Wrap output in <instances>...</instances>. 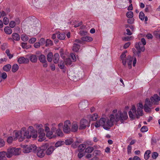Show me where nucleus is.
Here are the masks:
<instances>
[{
	"label": "nucleus",
	"instance_id": "obj_1",
	"mask_svg": "<svg viewBox=\"0 0 160 160\" xmlns=\"http://www.w3.org/2000/svg\"><path fill=\"white\" fill-rule=\"evenodd\" d=\"M138 107L137 110H136V108L135 106L134 105H132V107L131 110V120H133L135 119L136 118L138 119L140 116H142L143 115V105L142 103L139 102L138 105Z\"/></svg>",
	"mask_w": 160,
	"mask_h": 160
},
{
	"label": "nucleus",
	"instance_id": "obj_2",
	"mask_svg": "<svg viewBox=\"0 0 160 160\" xmlns=\"http://www.w3.org/2000/svg\"><path fill=\"white\" fill-rule=\"evenodd\" d=\"M95 126L96 128H99L100 126H102L106 130L110 129L109 126L107 124V119L104 118H101L99 121H97Z\"/></svg>",
	"mask_w": 160,
	"mask_h": 160
},
{
	"label": "nucleus",
	"instance_id": "obj_3",
	"mask_svg": "<svg viewBox=\"0 0 160 160\" xmlns=\"http://www.w3.org/2000/svg\"><path fill=\"white\" fill-rule=\"evenodd\" d=\"M116 122H118L119 120H120L121 122H122L126 120L128 118V115L127 112L124 111L123 112H122L121 111H119L118 114H116Z\"/></svg>",
	"mask_w": 160,
	"mask_h": 160
},
{
	"label": "nucleus",
	"instance_id": "obj_4",
	"mask_svg": "<svg viewBox=\"0 0 160 160\" xmlns=\"http://www.w3.org/2000/svg\"><path fill=\"white\" fill-rule=\"evenodd\" d=\"M37 146L34 144L24 145L23 149V152L24 153H27L32 152L35 153L37 152Z\"/></svg>",
	"mask_w": 160,
	"mask_h": 160
},
{
	"label": "nucleus",
	"instance_id": "obj_5",
	"mask_svg": "<svg viewBox=\"0 0 160 160\" xmlns=\"http://www.w3.org/2000/svg\"><path fill=\"white\" fill-rule=\"evenodd\" d=\"M74 42L72 47V50L74 52H77L80 49L79 44H83V42L79 39H76Z\"/></svg>",
	"mask_w": 160,
	"mask_h": 160
},
{
	"label": "nucleus",
	"instance_id": "obj_6",
	"mask_svg": "<svg viewBox=\"0 0 160 160\" xmlns=\"http://www.w3.org/2000/svg\"><path fill=\"white\" fill-rule=\"evenodd\" d=\"M90 122H88V121L84 119H82L80 122V126L79 129L81 130L85 129L86 127H89L90 126Z\"/></svg>",
	"mask_w": 160,
	"mask_h": 160
},
{
	"label": "nucleus",
	"instance_id": "obj_7",
	"mask_svg": "<svg viewBox=\"0 0 160 160\" xmlns=\"http://www.w3.org/2000/svg\"><path fill=\"white\" fill-rule=\"evenodd\" d=\"M126 55L125 54V53H122L120 56V58L122 61V63L123 65H125L126 64V62H127L128 64V68H130V56H128L127 61L126 58Z\"/></svg>",
	"mask_w": 160,
	"mask_h": 160
},
{
	"label": "nucleus",
	"instance_id": "obj_8",
	"mask_svg": "<svg viewBox=\"0 0 160 160\" xmlns=\"http://www.w3.org/2000/svg\"><path fill=\"white\" fill-rule=\"evenodd\" d=\"M71 126V123L69 120H66L64 123V126L63 127V131L64 132L66 133H69L71 129L70 127Z\"/></svg>",
	"mask_w": 160,
	"mask_h": 160
},
{
	"label": "nucleus",
	"instance_id": "obj_9",
	"mask_svg": "<svg viewBox=\"0 0 160 160\" xmlns=\"http://www.w3.org/2000/svg\"><path fill=\"white\" fill-rule=\"evenodd\" d=\"M38 140L39 142H42L44 140L45 138V134L44 132V129L42 128H40L38 130Z\"/></svg>",
	"mask_w": 160,
	"mask_h": 160
},
{
	"label": "nucleus",
	"instance_id": "obj_10",
	"mask_svg": "<svg viewBox=\"0 0 160 160\" xmlns=\"http://www.w3.org/2000/svg\"><path fill=\"white\" fill-rule=\"evenodd\" d=\"M110 120L108 119H107V124L109 126V128L112 127L113 125V122L114 121L116 122V114L115 115L114 114H111L109 116Z\"/></svg>",
	"mask_w": 160,
	"mask_h": 160
},
{
	"label": "nucleus",
	"instance_id": "obj_11",
	"mask_svg": "<svg viewBox=\"0 0 160 160\" xmlns=\"http://www.w3.org/2000/svg\"><path fill=\"white\" fill-rule=\"evenodd\" d=\"M14 132L15 137L14 138L15 140L18 139L20 142H22L23 141V132L22 131H15Z\"/></svg>",
	"mask_w": 160,
	"mask_h": 160
},
{
	"label": "nucleus",
	"instance_id": "obj_12",
	"mask_svg": "<svg viewBox=\"0 0 160 160\" xmlns=\"http://www.w3.org/2000/svg\"><path fill=\"white\" fill-rule=\"evenodd\" d=\"M150 100L152 104L158 105V102L160 101V98L158 95L155 94L150 98Z\"/></svg>",
	"mask_w": 160,
	"mask_h": 160
},
{
	"label": "nucleus",
	"instance_id": "obj_13",
	"mask_svg": "<svg viewBox=\"0 0 160 160\" xmlns=\"http://www.w3.org/2000/svg\"><path fill=\"white\" fill-rule=\"evenodd\" d=\"M39 59L41 62L43 63V66L44 67L46 68L47 67L48 64L45 56L42 54H41L39 57Z\"/></svg>",
	"mask_w": 160,
	"mask_h": 160
},
{
	"label": "nucleus",
	"instance_id": "obj_14",
	"mask_svg": "<svg viewBox=\"0 0 160 160\" xmlns=\"http://www.w3.org/2000/svg\"><path fill=\"white\" fill-rule=\"evenodd\" d=\"M135 48L138 51V52L140 53L141 52H143L145 50V48L143 44H142L141 42H139L135 45Z\"/></svg>",
	"mask_w": 160,
	"mask_h": 160
},
{
	"label": "nucleus",
	"instance_id": "obj_15",
	"mask_svg": "<svg viewBox=\"0 0 160 160\" xmlns=\"http://www.w3.org/2000/svg\"><path fill=\"white\" fill-rule=\"evenodd\" d=\"M18 62L19 64L27 63L29 62V61L27 58L22 57L18 58Z\"/></svg>",
	"mask_w": 160,
	"mask_h": 160
},
{
	"label": "nucleus",
	"instance_id": "obj_16",
	"mask_svg": "<svg viewBox=\"0 0 160 160\" xmlns=\"http://www.w3.org/2000/svg\"><path fill=\"white\" fill-rule=\"evenodd\" d=\"M37 152V155L40 158H42L45 155V152L40 148L37 149V152Z\"/></svg>",
	"mask_w": 160,
	"mask_h": 160
},
{
	"label": "nucleus",
	"instance_id": "obj_17",
	"mask_svg": "<svg viewBox=\"0 0 160 160\" xmlns=\"http://www.w3.org/2000/svg\"><path fill=\"white\" fill-rule=\"evenodd\" d=\"M6 156L8 158H11L13 155H14L13 148H9L7 149V152H5Z\"/></svg>",
	"mask_w": 160,
	"mask_h": 160
},
{
	"label": "nucleus",
	"instance_id": "obj_18",
	"mask_svg": "<svg viewBox=\"0 0 160 160\" xmlns=\"http://www.w3.org/2000/svg\"><path fill=\"white\" fill-rule=\"evenodd\" d=\"M88 105V102L87 100H85L79 103L78 105V107L79 108L81 109H85Z\"/></svg>",
	"mask_w": 160,
	"mask_h": 160
},
{
	"label": "nucleus",
	"instance_id": "obj_19",
	"mask_svg": "<svg viewBox=\"0 0 160 160\" xmlns=\"http://www.w3.org/2000/svg\"><path fill=\"white\" fill-rule=\"evenodd\" d=\"M78 128V123L77 122H73L72 124L71 131L73 132L77 131Z\"/></svg>",
	"mask_w": 160,
	"mask_h": 160
},
{
	"label": "nucleus",
	"instance_id": "obj_20",
	"mask_svg": "<svg viewBox=\"0 0 160 160\" xmlns=\"http://www.w3.org/2000/svg\"><path fill=\"white\" fill-rule=\"evenodd\" d=\"M55 148L54 146H49V147L46 150V153L47 155H49L52 154Z\"/></svg>",
	"mask_w": 160,
	"mask_h": 160
},
{
	"label": "nucleus",
	"instance_id": "obj_21",
	"mask_svg": "<svg viewBox=\"0 0 160 160\" xmlns=\"http://www.w3.org/2000/svg\"><path fill=\"white\" fill-rule=\"evenodd\" d=\"M23 132L22 137L23 138V139L25 138L27 139H29L31 138L30 133L29 131L27 130L24 131H23Z\"/></svg>",
	"mask_w": 160,
	"mask_h": 160
},
{
	"label": "nucleus",
	"instance_id": "obj_22",
	"mask_svg": "<svg viewBox=\"0 0 160 160\" xmlns=\"http://www.w3.org/2000/svg\"><path fill=\"white\" fill-rule=\"evenodd\" d=\"M53 58L54 63L55 64L58 63L59 59V55L58 53H55L54 54Z\"/></svg>",
	"mask_w": 160,
	"mask_h": 160
},
{
	"label": "nucleus",
	"instance_id": "obj_23",
	"mask_svg": "<svg viewBox=\"0 0 160 160\" xmlns=\"http://www.w3.org/2000/svg\"><path fill=\"white\" fill-rule=\"evenodd\" d=\"M57 35L58 38L60 40H64L66 37V35L64 33L58 32L57 33Z\"/></svg>",
	"mask_w": 160,
	"mask_h": 160
},
{
	"label": "nucleus",
	"instance_id": "obj_24",
	"mask_svg": "<svg viewBox=\"0 0 160 160\" xmlns=\"http://www.w3.org/2000/svg\"><path fill=\"white\" fill-rule=\"evenodd\" d=\"M13 150V152L14 155H19L21 152V149L20 148H12Z\"/></svg>",
	"mask_w": 160,
	"mask_h": 160
},
{
	"label": "nucleus",
	"instance_id": "obj_25",
	"mask_svg": "<svg viewBox=\"0 0 160 160\" xmlns=\"http://www.w3.org/2000/svg\"><path fill=\"white\" fill-rule=\"evenodd\" d=\"M81 40L82 41L83 43V41L90 42L92 41L93 39L91 37L86 36L82 37L81 38Z\"/></svg>",
	"mask_w": 160,
	"mask_h": 160
},
{
	"label": "nucleus",
	"instance_id": "obj_26",
	"mask_svg": "<svg viewBox=\"0 0 160 160\" xmlns=\"http://www.w3.org/2000/svg\"><path fill=\"white\" fill-rule=\"evenodd\" d=\"M5 151L0 152V160H7Z\"/></svg>",
	"mask_w": 160,
	"mask_h": 160
},
{
	"label": "nucleus",
	"instance_id": "obj_27",
	"mask_svg": "<svg viewBox=\"0 0 160 160\" xmlns=\"http://www.w3.org/2000/svg\"><path fill=\"white\" fill-rule=\"evenodd\" d=\"M53 55V53L51 52H49L47 55V59L49 62H52V60Z\"/></svg>",
	"mask_w": 160,
	"mask_h": 160
},
{
	"label": "nucleus",
	"instance_id": "obj_28",
	"mask_svg": "<svg viewBox=\"0 0 160 160\" xmlns=\"http://www.w3.org/2000/svg\"><path fill=\"white\" fill-rule=\"evenodd\" d=\"M30 61L32 62L35 63L37 61V58L35 55L32 54L29 58Z\"/></svg>",
	"mask_w": 160,
	"mask_h": 160
},
{
	"label": "nucleus",
	"instance_id": "obj_29",
	"mask_svg": "<svg viewBox=\"0 0 160 160\" xmlns=\"http://www.w3.org/2000/svg\"><path fill=\"white\" fill-rule=\"evenodd\" d=\"M5 32L8 34H10L12 33V30L11 28L9 27H6L4 28Z\"/></svg>",
	"mask_w": 160,
	"mask_h": 160
},
{
	"label": "nucleus",
	"instance_id": "obj_30",
	"mask_svg": "<svg viewBox=\"0 0 160 160\" xmlns=\"http://www.w3.org/2000/svg\"><path fill=\"white\" fill-rule=\"evenodd\" d=\"M11 66L10 64H8L4 66L3 67V70L4 71L8 72L11 69Z\"/></svg>",
	"mask_w": 160,
	"mask_h": 160
},
{
	"label": "nucleus",
	"instance_id": "obj_31",
	"mask_svg": "<svg viewBox=\"0 0 160 160\" xmlns=\"http://www.w3.org/2000/svg\"><path fill=\"white\" fill-rule=\"evenodd\" d=\"M19 66L17 64H14L12 68V70L13 72H15L18 70Z\"/></svg>",
	"mask_w": 160,
	"mask_h": 160
},
{
	"label": "nucleus",
	"instance_id": "obj_32",
	"mask_svg": "<svg viewBox=\"0 0 160 160\" xmlns=\"http://www.w3.org/2000/svg\"><path fill=\"white\" fill-rule=\"evenodd\" d=\"M49 147V144L48 143H45L42 144L40 148L43 150L45 152V151Z\"/></svg>",
	"mask_w": 160,
	"mask_h": 160
},
{
	"label": "nucleus",
	"instance_id": "obj_33",
	"mask_svg": "<svg viewBox=\"0 0 160 160\" xmlns=\"http://www.w3.org/2000/svg\"><path fill=\"white\" fill-rule=\"evenodd\" d=\"M30 133L31 137L33 138H36L38 137L37 132L36 131L34 130L32 131Z\"/></svg>",
	"mask_w": 160,
	"mask_h": 160
},
{
	"label": "nucleus",
	"instance_id": "obj_34",
	"mask_svg": "<svg viewBox=\"0 0 160 160\" xmlns=\"http://www.w3.org/2000/svg\"><path fill=\"white\" fill-rule=\"evenodd\" d=\"M86 146L84 144H80L78 148V151H83L86 148Z\"/></svg>",
	"mask_w": 160,
	"mask_h": 160
},
{
	"label": "nucleus",
	"instance_id": "obj_35",
	"mask_svg": "<svg viewBox=\"0 0 160 160\" xmlns=\"http://www.w3.org/2000/svg\"><path fill=\"white\" fill-rule=\"evenodd\" d=\"M12 36L14 40L16 41H18L20 39L19 35L18 33H13L12 35Z\"/></svg>",
	"mask_w": 160,
	"mask_h": 160
},
{
	"label": "nucleus",
	"instance_id": "obj_36",
	"mask_svg": "<svg viewBox=\"0 0 160 160\" xmlns=\"http://www.w3.org/2000/svg\"><path fill=\"white\" fill-rule=\"evenodd\" d=\"M152 103L148 98H147L145 101V104L144 106L151 107L152 106Z\"/></svg>",
	"mask_w": 160,
	"mask_h": 160
},
{
	"label": "nucleus",
	"instance_id": "obj_37",
	"mask_svg": "<svg viewBox=\"0 0 160 160\" xmlns=\"http://www.w3.org/2000/svg\"><path fill=\"white\" fill-rule=\"evenodd\" d=\"M94 150V148L92 147H88L86 148L85 152L88 153H90Z\"/></svg>",
	"mask_w": 160,
	"mask_h": 160
},
{
	"label": "nucleus",
	"instance_id": "obj_38",
	"mask_svg": "<svg viewBox=\"0 0 160 160\" xmlns=\"http://www.w3.org/2000/svg\"><path fill=\"white\" fill-rule=\"evenodd\" d=\"M21 40L23 42H26L28 40V37L26 34H22L21 36Z\"/></svg>",
	"mask_w": 160,
	"mask_h": 160
},
{
	"label": "nucleus",
	"instance_id": "obj_39",
	"mask_svg": "<svg viewBox=\"0 0 160 160\" xmlns=\"http://www.w3.org/2000/svg\"><path fill=\"white\" fill-rule=\"evenodd\" d=\"M56 134L58 136L62 137L63 136V132L62 130L58 129L56 130Z\"/></svg>",
	"mask_w": 160,
	"mask_h": 160
},
{
	"label": "nucleus",
	"instance_id": "obj_40",
	"mask_svg": "<svg viewBox=\"0 0 160 160\" xmlns=\"http://www.w3.org/2000/svg\"><path fill=\"white\" fill-rule=\"evenodd\" d=\"M151 152L150 150L147 151L144 154V158L146 160H148L149 157V154L151 153Z\"/></svg>",
	"mask_w": 160,
	"mask_h": 160
},
{
	"label": "nucleus",
	"instance_id": "obj_41",
	"mask_svg": "<svg viewBox=\"0 0 160 160\" xmlns=\"http://www.w3.org/2000/svg\"><path fill=\"white\" fill-rule=\"evenodd\" d=\"M53 44L52 42L50 40L48 39L46 41V46H52Z\"/></svg>",
	"mask_w": 160,
	"mask_h": 160
},
{
	"label": "nucleus",
	"instance_id": "obj_42",
	"mask_svg": "<svg viewBox=\"0 0 160 160\" xmlns=\"http://www.w3.org/2000/svg\"><path fill=\"white\" fill-rule=\"evenodd\" d=\"M150 107L144 106L143 108L145 111L147 112H150L151 111V108Z\"/></svg>",
	"mask_w": 160,
	"mask_h": 160
},
{
	"label": "nucleus",
	"instance_id": "obj_43",
	"mask_svg": "<svg viewBox=\"0 0 160 160\" xmlns=\"http://www.w3.org/2000/svg\"><path fill=\"white\" fill-rule=\"evenodd\" d=\"M97 118L98 115L96 113L94 114L91 116L90 120L92 121H95L97 120Z\"/></svg>",
	"mask_w": 160,
	"mask_h": 160
},
{
	"label": "nucleus",
	"instance_id": "obj_44",
	"mask_svg": "<svg viewBox=\"0 0 160 160\" xmlns=\"http://www.w3.org/2000/svg\"><path fill=\"white\" fill-rule=\"evenodd\" d=\"M73 142V140L72 139H67L65 141V144L66 145H69L71 144Z\"/></svg>",
	"mask_w": 160,
	"mask_h": 160
},
{
	"label": "nucleus",
	"instance_id": "obj_45",
	"mask_svg": "<svg viewBox=\"0 0 160 160\" xmlns=\"http://www.w3.org/2000/svg\"><path fill=\"white\" fill-rule=\"evenodd\" d=\"M6 53L7 54V56L8 57L9 59L12 58L13 55L12 54H11L10 52V51L9 49H7L6 51Z\"/></svg>",
	"mask_w": 160,
	"mask_h": 160
},
{
	"label": "nucleus",
	"instance_id": "obj_46",
	"mask_svg": "<svg viewBox=\"0 0 160 160\" xmlns=\"http://www.w3.org/2000/svg\"><path fill=\"white\" fill-rule=\"evenodd\" d=\"M148 130V128L146 126H144L141 128V132H147Z\"/></svg>",
	"mask_w": 160,
	"mask_h": 160
},
{
	"label": "nucleus",
	"instance_id": "obj_47",
	"mask_svg": "<svg viewBox=\"0 0 160 160\" xmlns=\"http://www.w3.org/2000/svg\"><path fill=\"white\" fill-rule=\"evenodd\" d=\"M139 18L142 20H143L144 19V14L143 12H140L139 14Z\"/></svg>",
	"mask_w": 160,
	"mask_h": 160
},
{
	"label": "nucleus",
	"instance_id": "obj_48",
	"mask_svg": "<svg viewBox=\"0 0 160 160\" xmlns=\"http://www.w3.org/2000/svg\"><path fill=\"white\" fill-rule=\"evenodd\" d=\"M3 23L5 25H7L9 22V21L8 19L6 17H4L3 20Z\"/></svg>",
	"mask_w": 160,
	"mask_h": 160
},
{
	"label": "nucleus",
	"instance_id": "obj_49",
	"mask_svg": "<svg viewBox=\"0 0 160 160\" xmlns=\"http://www.w3.org/2000/svg\"><path fill=\"white\" fill-rule=\"evenodd\" d=\"M46 132V136L47 137L49 138H51L52 137H51V135L52 134V131H48Z\"/></svg>",
	"mask_w": 160,
	"mask_h": 160
},
{
	"label": "nucleus",
	"instance_id": "obj_50",
	"mask_svg": "<svg viewBox=\"0 0 160 160\" xmlns=\"http://www.w3.org/2000/svg\"><path fill=\"white\" fill-rule=\"evenodd\" d=\"M158 154L157 152H154L152 153V157L153 159H156L158 157Z\"/></svg>",
	"mask_w": 160,
	"mask_h": 160
},
{
	"label": "nucleus",
	"instance_id": "obj_51",
	"mask_svg": "<svg viewBox=\"0 0 160 160\" xmlns=\"http://www.w3.org/2000/svg\"><path fill=\"white\" fill-rule=\"evenodd\" d=\"M9 25L10 28H13L16 25V22L15 21H12L10 22Z\"/></svg>",
	"mask_w": 160,
	"mask_h": 160
},
{
	"label": "nucleus",
	"instance_id": "obj_52",
	"mask_svg": "<svg viewBox=\"0 0 160 160\" xmlns=\"http://www.w3.org/2000/svg\"><path fill=\"white\" fill-rule=\"evenodd\" d=\"M39 42H40V44L42 46L45 43H46V41L45 39L44 38H41L39 41Z\"/></svg>",
	"mask_w": 160,
	"mask_h": 160
},
{
	"label": "nucleus",
	"instance_id": "obj_53",
	"mask_svg": "<svg viewBox=\"0 0 160 160\" xmlns=\"http://www.w3.org/2000/svg\"><path fill=\"white\" fill-rule=\"evenodd\" d=\"M21 46L23 48L28 49L29 48V47L27 45V43L26 42H22Z\"/></svg>",
	"mask_w": 160,
	"mask_h": 160
},
{
	"label": "nucleus",
	"instance_id": "obj_54",
	"mask_svg": "<svg viewBox=\"0 0 160 160\" xmlns=\"http://www.w3.org/2000/svg\"><path fill=\"white\" fill-rule=\"evenodd\" d=\"M101 152L100 150H96L94 151L93 152V155L95 156L99 155L100 154Z\"/></svg>",
	"mask_w": 160,
	"mask_h": 160
},
{
	"label": "nucleus",
	"instance_id": "obj_55",
	"mask_svg": "<svg viewBox=\"0 0 160 160\" xmlns=\"http://www.w3.org/2000/svg\"><path fill=\"white\" fill-rule=\"evenodd\" d=\"M78 152H79L78 154V156L79 158H80L84 155V153H83L82 151H78Z\"/></svg>",
	"mask_w": 160,
	"mask_h": 160
},
{
	"label": "nucleus",
	"instance_id": "obj_56",
	"mask_svg": "<svg viewBox=\"0 0 160 160\" xmlns=\"http://www.w3.org/2000/svg\"><path fill=\"white\" fill-rule=\"evenodd\" d=\"M58 66L61 69H64L65 67L64 62L63 61L61 62L58 64Z\"/></svg>",
	"mask_w": 160,
	"mask_h": 160
},
{
	"label": "nucleus",
	"instance_id": "obj_57",
	"mask_svg": "<svg viewBox=\"0 0 160 160\" xmlns=\"http://www.w3.org/2000/svg\"><path fill=\"white\" fill-rule=\"evenodd\" d=\"M62 142L61 141H58L57 142L55 145V147L56 148L62 145Z\"/></svg>",
	"mask_w": 160,
	"mask_h": 160
},
{
	"label": "nucleus",
	"instance_id": "obj_58",
	"mask_svg": "<svg viewBox=\"0 0 160 160\" xmlns=\"http://www.w3.org/2000/svg\"><path fill=\"white\" fill-rule=\"evenodd\" d=\"M36 40V39L35 38H32L30 39L28 42L30 43H34Z\"/></svg>",
	"mask_w": 160,
	"mask_h": 160
},
{
	"label": "nucleus",
	"instance_id": "obj_59",
	"mask_svg": "<svg viewBox=\"0 0 160 160\" xmlns=\"http://www.w3.org/2000/svg\"><path fill=\"white\" fill-rule=\"evenodd\" d=\"M85 143L88 145L92 146L93 145V142L91 140H88L85 142Z\"/></svg>",
	"mask_w": 160,
	"mask_h": 160
},
{
	"label": "nucleus",
	"instance_id": "obj_60",
	"mask_svg": "<svg viewBox=\"0 0 160 160\" xmlns=\"http://www.w3.org/2000/svg\"><path fill=\"white\" fill-rule=\"evenodd\" d=\"M1 78L3 79H5L7 78V73L5 72H3V73H1Z\"/></svg>",
	"mask_w": 160,
	"mask_h": 160
},
{
	"label": "nucleus",
	"instance_id": "obj_61",
	"mask_svg": "<svg viewBox=\"0 0 160 160\" xmlns=\"http://www.w3.org/2000/svg\"><path fill=\"white\" fill-rule=\"evenodd\" d=\"M65 63L67 65H70L72 63V62L71 60L69 59L68 58L67 59H66L65 61Z\"/></svg>",
	"mask_w": 160,
	"mask_h": 160
},
{
	"label": "nucleus",
	"instance_id": "obj_62",
	"mask_svg": "<svg viewBox=\"0 0 160 160\" xmlns=\"http://www.w3.org/2000/svg\"><path fill=\"white\" fill-rule=\"evenodd\" d=\"M132 50L134 55H138V57H139L140 56V53L138 52V51H136L135 49H132Z\"/></svg>",
	"mask_w": 160,
	"mask_h": 160
},
{
	"label": "nucleus",
	"instance_id": "obj_63",
	"mask_svg": "<svg viewBox=\"0 0 160 160\" xmlns=\"http://www.w3.org/2000/svg\"><path fill=\"white\" fill-rule=\"evenodd\" d=\"M13 138L12 137H9L8 138L7 141L8 142L9 144L11 143L12 141Z\"/></svg>",
	"mask_w": 160,
	"mask_h": 160
},
{
	"label": "nucleus",
	"instance_id": "obj_64",
	"mask_svg": "<svg viewBox=\"0 0 160 160\" xmlns=\"http://www.w3.org/2000/svg\"><path fill=\"white\" fill-rule=\"evenodd\" d=\"M40 42H36L34 44V46L35 48H38L40 47Z\"/></svg>",
	"mask_w": 160,
	"mask_h": 160
}]
</instances>
